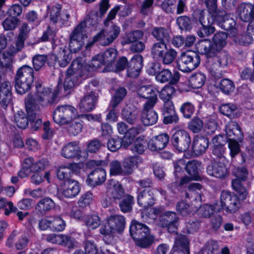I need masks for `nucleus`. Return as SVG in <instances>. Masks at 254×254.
Here are the masks:
<instances>
[{
	"label": "nucleus",
	"instance_id": "obj_1",
	"mask_svg": "<svg viewBox=\"0 0 254 254\" xmlns=\"http://www.w3.org/2000/svg\"><path fill=\"white\" fill-rule=\"evenodd\" d=\"M205 3L209 13L206 19L203 10L197 9L193 13L194 19L198 20L202 25V28L197 32L199 37H204L213 33L215 28L212 24L214 22L226 30H230L235 25L229 14H226L224 11H217V0H205Z\"/></svg>",
	"mask_w": 254,
	"mask_h": 254
},
{
	"label": "nucleus",
	"instance_id": "obj_2",
	"mask_svg": "<svg viewBox=\"0 0 254 254\" xmlns=\"http://www.w3.org/2000/svg\"><path fill=\"white\" fill-rule=\"evenodd\" d=\"M130 233L136 244L141 247H147L154 241V237L150 235L148 227L135 220L131 222Z\"/></svg>",
	"mask_w": 254,
	"mask_h": 254
},
{
	"label": "nucleus",
	"instance_id": "obj_3",
	"mask_svg": "<svg viewBox=\"0 0 254 254\" xmlns=\"http://www.w3.org/2000/svg\"><path fill=\"white\" fill-rule=\"evenodd\" d=\"M225 132L229 139L228 147L230 155L233 158L240 151L238 142L242 141L243 139V134L238 124L234 121H231L227 124Z\"/></svg>",
	"mask_w": 254,
	"mask_h": 254
},
{
	"label": "nucleus",
	"instance_id": "obj_4",
	"mask_svg": "<svg viewBox=\"0 0 254 254\" xmlns=\"http://www.w3.org/2000/svg\"><path fill=\"white\" fill-rule=\"evenodd\" d=\"M76 109L70 105L59 106L54 111L53 115L54 121L60 126L70 124L77 117Z\"/></svg>",
	"mask_w": 254,
	"mask_h": 254
},
{
	"label": "nucleus",
	"instance_id": "obj_5",
	"mask_svg": "<svg viewBox=\"0 0 254 254\" xmlns=\"http://www.w3.org/2000/svg\"><path fill=\"white\" fill-rule=\"evenodd\" d=\"M125 219L120 215H111L107 217L100 231L103 235H110L116 232L123 231L125 227Z\"/></svg>",
	"mask_w": 254,
	"mask_h": 254
},
{
	"label": "nucleus",
	"instance_id": "obj_6",
	"mask_svg": "<svg viewBox=\"0 0 254 254\" xmlns=\"http://www.w3.org/2000/svg\"><path fill=\"white\" fill-rule=\"evenodd\" d=\"M240 206L238 196L233 193L223 190L220 195V203H215V209L220 211L222 209L230 213H234Z\"/></svg>",
	"mask_w": 254,
	"mask_h": 254
},
{
	"label": "nucleus",
	"instance_id": "obj_7",
	"mask_svg": "<svg viewBox=\"0 0 254 254\" xmlns=\"http://www.w3.org/2000/svg\"><path fill=\"white\" fill-rule=\"evenodd\" d=\"M36 93L34 97L28 95L25 99V102L28 98L31 100L34 104L39 107L37 104L38 103L43 107L47 106L54 103L55 100V95L49 88H42L40 84L36 85Z\"/></svg>",
	"mask_w": 254,
	"mask_h": 254
},
{
	"label": "nucleus",
	"instance_id": "obj_8",
	"mask_svg": "<svg viewBox=\"0 0 254 254\" xmlns=\"http://www.w3.org/2000/svg\"><path fill=\"white\" fill-rule=\"evenodd\" d=\"M121 32L119 26L114 24L106 30L100 31L93 39L92 43H88L86 47H91L94 43L98 41L99 43L103 46H107L112 43L119 36Z\"/></svg>",
	"mask_w": 254,
	"mask_h": 254
},
{
	"label": "nucleus",
	"instance_id": "obj_9",
	"mask_svg": "<svg viewBox=\"0 0 254 254\" xmlns=\"http://www.w3.org/2000/svg\"><path fill=\"white\" fill-rule=\"evenodd\" d=\"M87 38L85 31V23H80L70 35L69 49L70 52L76 53L79 51L84 44Z\"/></svg>",
	"mask_w": 254,
	"mask_h": 254
},
{
	"label": "nucleus",
	"instance_id": "obj_10",
	"mask_svg": "<svg viewBox=\"0 0 254 254\" xmlns=\"http://www.w3.org/2000/svg\"><path fill=\"white\" fill-rule=\"evenodd\" d=\"M200 63V58L193 52H188L182 54L178 61V68L184 72H190L196 68Z\"/></svg>",
	"mask_w": 254,
	"mask_h": 254
},
{
	"label": "nucleus",
	"instance_id": "obj_11",
	"mask_svg": "<svg viewBox=\"0 0 254 254\" xmlns=\"http://www.w3.org/2000/svg\"><path fill=\"white\" fill-rule=\"evenodd\" d=\"M24 167L18 172L20 178H25L29 175L30 172H39L47 168L49 166V162L46 159H41L34 162L32 157L25 158L23 162Z\"/></svg>",
	"mask_w": 254,
	"mask_h": 254
},
{
	"label": "nucleus",
	"instance_id": "obj_12",
	"mask_svg": "<svg viewBox=\"0 0 254 254\" xmlns=\"http://www.w3.org/2000/svg\"><path fill=\"white\" fill-rule=\"evenodd\" d=\"M234 175L237 179L232 181V187L239 194L240 199L244 200L247 197L248 192L246 189L242 186L241 181L246 180L248 171L245 167L238 168L234 171Z\"/></svg>",
	"mask_w": 254,
	"mask_h": 254
},
{
	"label": "nucleus",
	"instance_id": "obj_13",
	"mask_svg": "<svg viewBox=\"0 0 254 254\" xmlns=\"http://www.w3.org/2000/svg\"><path fill=\"white\" fill-rule=\"evenodd\" d=\"M172 142L177 150L183 152L187 150L190 147L191 139L187 131L180 129L173 134Z\"/></svg>",
	"mask_w": 254,
	"mask_h": 254
},
{
	"label": "nucleus",
	"instance_id": "obj_14",
	"mask_svg": "<svg viewBox=\"0 0 254 254\" xmlns=\"http://www.w3.org/2000/svg\"><path fill=\"white\" fill-rule=\"evenodd\" d=\"M25 106L31 128L34 130H38L42 125V120L38 118L40 113V107L36 106L29 98L25 102Z\"/></svg>",
	"mask_w": 254,
	"mask_h": 254
},
{
	"label": "nucleus",
	"instance_id": "obj_15",
	"mask_svg": "<svg viewBox=\"0 0 254 254\" xmlns=\"http://www.w3.org/2000/svg\"><path fill=\"white\" fill-rule=\"evenodd\" d=\"M46 240L49 243L66 247L69 249H73L76 246L75 240L66 235L51 233L46 236Z\"/></svg>",
	"mask_w": 254,
	"mask_h": 254
},
{
	"label": "nucleus",
	"instance_id": "obj_16",
	"mask_svg": "<svg viewBox=\"0 0 254 254\" xmlns=\"http://www.w3.org/2000/svg\"><path fill=\"white\" fill-rule=\"evenodd\" d=\"M80 187L78 182L72 179L65 180L61 186L59 194L66 198H72L78 194Z\"/></svg>",
	"mask_w": 254,
	"mask_h": 254
},
{
	"label": "nucleus",
	"instance_id": "obj_17",
	"mask_svg": "<svg viewBox=\"0 0 254 254\" xmlns=\"http://www.w3.org/2000/svg\"><path fill=\"white\" fill-rule=\"evenodd\" d=\"M158 90L152 86H143L138 90V94L140 97L146 98L148 100L144 104L145 110L149 106L153 107L157 101Z\"/></svg>",
	"mask_w": 254,
	"mask_h": 254
},
{
	"label": "nucleus",
	"instance_id": "obj_18",
	"mask_svg": "<svg viewBox=\"0 0 254 254\" xmlns=\"http://www.w3.org/2000/svg\"><path fill=\"white\" fill-rule=\"evenodd\" d=\"M68 74H73L76 76H89L87 65L85 64V60L82 58H77L73 61L70 67L67 70Z\"/></svg>",
	"mask_w": 254,
	"mask_h": 254
},
{
	"label": "nucleus",
	"instance_id": "obj_19",
	"mask_svg": "<svg viewBox=\"0 0 254 254\" xmlns=\"http://www.w3.org/2000/svg\"><path fill=\"white\" fill-rule=\"evenodd\" d=\"M227 162H223L215 160L214 162H211L208 165L207 168V174L211 176L216 178H222L226 174L227 172L226 164Z\"/></svg>",
	"mask_w": 254,
	"mask_h": 254
},
{
	"label": "nucleus",
	"instance_id": "obj_20",
	"mask_svg": "<svg viewBox=\"0 0 254 254\" xmlns=\"http://www.w3.org/2000/svg\"><path fill=\"white\" fill-rule=\"evenodd\" d=\"M81 152L77 141H72L65 144L61 149V155L66 159L79 158Z\"/></svg>",
	"mask_w": 254,
	"mask_h": 254
},
{
	"label": "nucleus",
	"instance_id": "obj_21",
	"mask_svg": "<svg viewBox=\"0 0 254 254\" xmlns=\"http://www.w3.org/2000/svg\"><path fill=\"white\" fill-rule=\"evenodd\" d=\"M99 54L104 62V65L106 66L104 70L108 71L114 70L113 65L117 58V51L114 48H110Z\"/></svg>",
	"mask_w": 254,
	"mask_h": 254
},
{
	"label": "nucleus",
	"instance_id": "obj_22",
	"mask_svg": "<svg viewBox=\"0 0 254 254\" xmlns=\"http://www.w3.org/2000/svg\"><path fill=\"white\" fill-rule=\"evenodd\" d=\"M106 178V173L105 170L98 168L89 174L86 182L90 186L96 187L104 182Z\"/></svg>",
	"mask_w": 254,
	"mask_h": 254
},
{
	"label": "nucleus",
	"instance_id": "obj_23",
	"mask_svg": "<svg viewBox=\"0 0 254 254\" xmlns=\"http://www.w3.org/2000/svg\"><path fill=\"white\" fill-rule=\"evenodd\" d=\"M143 66V58L140 55H136L130 60L127 69L128 76L134 78L137 77Z\"/></svg>",
	"mask_w": 254,
	"mask_h": 254
},
{
	"label": "nucleus",
	"instance_id": "obj_24",
	"mask_svg": "<svg viewBox=\"0 0 254 254\" xmlns=\"http://www.w3.org/2000/svg\"><path fill=\"white\" fill-rule=\"evenodd\" d=\"M107 194L114 200H120L125 195L121 184L112 180L108 184Z\"/></svg>",
	"mask_w": 254,
	"mask_h": 254
},
{
	"label": "nucleus",
	"instance_id": "obj_25",
	"mask_svg": "<svg viewBox=\"0 0 254 254\" xmlns=\"http://www.w3.org/2000/svg\"><path fill=\"white\" fill-rule=\"evenodd\" d=\"M212 61H209L208 66H211L210 68L212 70H217L220 67H224L227 65L229 58L227 54L224 52L219 53L213 56Z\"/></svg>",
	"mask_w": 254,
	"mask_h": 254
},
{
	"label": "nucleus",
	"instance_id": "obj_26",
	"mask_svg": "<svg viewBox=\"0 0 254 254\" xmlns=\"http://www.w3.org/2000/svg\"><path fill=\"white\" fill-rule=\"evenodd\" d=\"M196 46L198 52L208 58L213 57L217 53L211 41L208 39L200 41Z\"/></svg>",
	"mask_w": 254,
	"mask_h": 254
},
{
	"label": "nucleus",
	"instance_id": "obj_27",
	"mask_svg": "<svg viewBox=\"0 0 254 254\" xmlns=\"http://www.w3.org/2000/svg\"><path fill=\"white\" fill-rule=\"evenodd\" d=\"M11 99V85L8 81H4L0 86V104L6 109Z\"/></svg>",
	"mask_w": 254,
	"mask_h": 254
},
{
	"label": "nucleus",
	"instance_id": "obj_28",
	"mask_svg": "<svg viewBox=\"0 0 254 254\" xmlns=\"http://www.w3.org/2000/svg\"><path fill=\"white\" fill-rule=\"evenodd\" d=\"M189 245V241L185 236L178 235L173 247V254H185L184 251L189 254L190 253Z\"/></svg>",
	"mask_w": 254,
	"mask_h": 254
},
{
	"label": "nucleus",
	"instance_id": "obj_29",
	"mask_svg": "<svg viewBox=\"0 0 254 254\" xmlns=\"http://www.w3.org/2000/svg\"><path fill=\"white\" fill-rule=\"evenodd\" d=\"M138 204L142 207L147 208L155 203L153 190H144L138 195Z\"/></svg>",
	"mask_w": 254,
	"mask_h": 254
},
{
	"label": "nucleus",
	"instance_id": "obj_30",
	"mask_svg": "<svg viewBox=\"0 0 254 254\" xmlns=\"http://www.w3.org/2000/svg\"><path fill=\"white\" fill-rule=\"evenodd\" d=\"M208 140L207 138L197 135L193 139L192 149L196 155L203 153L208 146Z\"/></svg>",
	"mask_w": 254,
	"mask_h": 254
},
{
	"label": "nucleus",
	"instance_id": "obj_31",
	"mask_svg": "<svg viewBox=\"0 0 254 254\" xmlns=\"http://www.w3.org/2000/svg\"><path fill=\"white\" fill-rule=\"evenodd\" d=\"M201 168V163L196 160L190 161L186 165L187 172L190 176L191 180L194 181H199L201 180V177L199 175V171Z\"/></svg>",
	"mask_w": 254,
	"mask_h": 254
},
{
	"label": "nucleus",
	"instance_id": "obj_32",
	"mask_svg": "<svg viewBox=\"0 0 254 254\" xmlns=\"http://www.w3.org/2000/svg\"><path fill=\"white\" fill-rule=\"evenodd\" d=\"M163 222L161 223L162 227H167L170 233H174L177 229V218L174 212H167L163 216Z\"/></svg>",
	"mask_w": 254,
	"mask_h": 254
},
{
	"label": "nucleus",
	"instance_id": "obj_33",
	"mask_svg": "<svg viewBox=\"0 0 254 254\" xmlns=\"http://www.w3.org/2000/svg\"><path fill=\"white\" fill-rule=\"evenodd\" d=\"M153 107H149L145 110V105H143L141 121L145 126H151L155 124L158 120V115L156 112L152 110Z\"/></svg>",
	"mask_w": 254,
	"mask_h": 254
},
{
	"label": "nucleus",
	"instance_id": "obj_34",
	"mask_svg": "<svg viewBox=\"0 0 254 254\" xmlns=\"http://www.w3.org/2000/svg\"><path fill=\"white\" fill-rule=\"evenodd\" d=\"M96 102V96L91 92L90 94L83 97L81 100L79 107L81 111H90L95 108Z\"/></svg>",
	"mask_w": 254,
	"mask_h": 254
},
{
	"label": "nucleus",
	"instance_id": "obj_35",
	"mask_svg": "<svg viewBox=\"0 0 254 254\" xmlns=\"http://www.w3.org/2000/svg\"><path fill=\"white\" fill-rule=\"evenodd\" d=\"M206 80L205 75L201 72H196L192 74L189 78L190 85L194 89L201 87Z\"/></svg>",
	"mask_w": 254,
	"mask_h": 254
},
{
	"label": "nucleus",
	"instance_id": "obj_36",
	"mask_svg": "<svg viewBox=\"0 0 254 254\" xmlns=\"http://www.w3.org/2000/svg\"><path fill=\"white\" fill-rule=\"evenodd\" d=\"M15 79L34 80L33 70L30 66L25 65L19 68L16 72Z\"/></svg>",
	"mask_w": 254,
	"mask_h": 254
},
{
	"label": "nucleus",
	"instance_id": "obj_37",
	"mask_svg": "<svg viewBox=\"0 0 254 254\" xmlns=\"http://www.w3.org/2000/svg\"><path fill=\"white\" fill-rule=\"evenodd\" d=\"M54 207V202L51 198L45 197L38 202L35 206V208L41 213L44 214Z\"/></svg>",
	"mask_w": 254,
	"mask_h": 254
},
{
	"label": "nucleus",
	"instance_id": "obj_38",
	"mask_svg": "<svg viewBox=\"0 0 254 254\" xmlns=\"http://www.w3.org/2000/svg\"><path fill=\"white\" fill-rule=\"evenodd\" d=\"M137 158L135 156H131L125 158L123 162L124 174L128 175L132 173L133 169L137 165Z\"/></svg>",
	"mask_w": 254,
	"mask_h": 254
},
{
	"label": "nucleus",
	"instance_id": "obj_39",
	"mask_svg": "<svg viewBox=\"0 0 254 254\" xmlns=\"http://www.w3.org/2000/svg\"><path fill=\"white\" fill-rule=\"evenodd\" d=\"M34 80L31 81L27 79H15V89L17 92L23 94L29 91L31 88Z\"/></svg>",
	"mask_w": 254,
	"mask_h": 254
},
{
	"label": "nucleus",
	"instance_id": "obj_40",
	"mask_svg": "<svg viewBox=\"0 0 254 254\" xmlns=\"http://www.w3.org/2000/svg\"><path fill=\"white\" fill-rule=\"evenodd\" d=\"M47 8L51 21L54 23L60 22L61 5L58 3L53 4L48 6Z\"/></svg>",
	"mask_w": 254,
	"mask_h": 254
},
{
	"label": "nucleus",
	"instance_id": "obj_41",
	"mask_svg": "<svg viewBox=\"0 0 254 254\" xmlns=\"http://www.w3.org/2000/svg\"><path fill=\"white\" fill-rule=\"evenodd\" d=\"M227 38V35L224 32H218L214 36L213 45L217 53L221 51L226 45Z\"/></svg>",
	"mask_w": 254,
	"mask_h": 254
},
{
	"label": "nucleus",
	"instance_id": "obj_42",
	"mask_svg": "<svg viewBox=\"0 0 254 254\" xmlns=\"http://www.w3.org/2000/svg\"><path fill=\"white\" fill-rule=\"evenodd\" d=\"M18 236V240L15 243V247L17 250H22L25 248L28 243V239L25 234H20L17 231H13L10 235L9 240H13L15 237Z\"/></svg>",
	"mask_w": 254,
	"mask_h": 254
},
{
	"label": "nucleus",
	"instance_id": "obj_43",
	"mask_svg": "<svg viewBox=\"0 0 254 254\" xmlns=\"http://www.w3.org/2000/svg\"><path fill=\"white\" fill-rule=\"evenodd\" d=\"M71 56L69 51L64 48H60L58 53V62L61 67H65L71 60Z\"/></svg>",
	"mask_w": 254,
	"mask_h": 254
},
{
	"label": "nucleus",
	"instance_id": "obj_44",
	"mask_svg": "<svg viewBox=\"0 0 254 254\" xmlns=\"http://www.w3.org/2000/svg\"><path fill=\"white\" fill-rule=\"evenodd\" d=\"M119 203L121 210L124 213L130 212L132 210L134 202L133 196L129 194L125 195Z\"/></svg>",
	"mask_w": 254,
	"mask_h": 254
},
{
	"label": "nucleus",
	"instance_id": "obj_45",
	"mask_svg": "<svg viewBox=\"0 0 254 254\" xmlns=\"http://www.w3.org/2000/svg\"><path fill=\"white\" fill-rule=\"evenodd\" d=\"M143 36V32L140 30L134 31L126 34L122 41L123 45L133 43L141 39Z\"/></svg>",
	"mask_w": 254,
	"mask_h": 254
},
{
	"label": "nucleus",
	"instance_id": "obj_46",
	"mask_svg": "<svg viewBox=\"0 0 254 254\" xmlns=\"http://www.w3.org/2000/svg\"><path fill=\"white\" fill-rule=\"evenodd\" d=\"M127 94L126 89L125 88L121 87L117 90L111 102V107L114 109L121 102Z\"/></svg>",
	"mask_w": 254,
	"mask_h": 254
},
{
	"label": "nucleus",
	"instance_id": "obj_47",
	"mask_svg": "<svg viewBox=\"0 0 254 254\" xmlns=\"http://www.w3.org/2000/svg\"><path fill=\"white\" fill-rule=\"evenodd\" d=\"M203 189L201 185L198 183H193L190 184L188 186L189 191L186 193V196L187 198L190 197V195H194L195 199H201L200 193L198 191H200Z\"/></svg>",
	"mask_w": 254,
	"mask_h": 254
},
{
	"label": "nucleus",
	"instance_id": "obj_48",
	"mask_svg": "<svg viewBox=\"0 0 254 254\" xmlns=\"http://www.w3.org/2000/svg\"><path fill=\"white\" fill-rule=\"evenodd\" d=\"M141 129L136 127H132L127 130L123 137V144L125 147H127L130 144L134 137L140 132Z\"/></svg>",
	"mask_w": 254,
	"mask_h": 254
},
{
	"label": "nucleus",
	"instance_id": "obj_49",
	"mask_svg": "<svg viewBox=\"0 0 254 254\" xmlns=\"http://www.w3.org/2000/svg\"><path fill=\"white\" fill-rule=\"evenodd\" d=\"M84 222L89 229H95L100 225L101 221L98 215L93 214L86 216Z\"/></svg>",
	"mask_w": 254,
	"mask_h": 254
},
{
	"label": "nucleus",
	"instance_id": "obj_50",
	"mask_svg": "<svg viewBox=\"0 0 254 254\" xmlns=\"http://www.w3.org/2000/svg\"><path fill=\"white\" fill-rule=\"evenodd\" d=\"M237 110V106L231 103L224 104L220 106L219 111L222 114L231 117H234L235 113Z\"/></svg>",
	"mask_w": 254,
	"mask_h": 254
},
{
	"label": "nucleus",
	"instance_id": "obj_51",
	"mask_svg": "<svg viewBox=\"0 0 254 254\" xmlns=\"http://www.w3.org/2000/svg\"><path fill=\"white\" fill-rule=\"evenodd\" d=\"M178 80L176 76L173 77L171 71L168 69H164L160 71V82H165L170 81L172 84L176 83Z\"/></svg>",
	"mask_w": 254,
	"mask_h": 254
},
{
	"label": "nucleus",
	"instance_id": "obj_52",
	"mask_svg": "<svg viewBox=\"0 0 254 254\" xmlns=\"http://www.w3.org/2000/svg\"><path fill=\"white\" fill-rule=\"evenodd\" d=\"M14 122L21 128H25L28 124L27 118L22 111H18L14 115Z\"/></svg>",
	"mask_w": 254,
	"mask_h": 254
},
{
	"label": "nucleus",
	"instance_id": "obj_53",
	"mask_svg": "<svg viewBox=\"0 0 254 254\" xmlns=\"http://www.w3.org/2000/svg\"><path fill=\"white\" fill-rule=\"evenodd\" d=\"M123 167L120 162L113 160L110 164V174L112 176L123 175L124 174Z\"/></svg>",
	"mask_w": 254,
	"mask_h": 254
},
{
	"label": "nucleus",
	"instance_id": "obj_54",
	"mask_svg": "<svg viewBox=\"0 0 254 254\" xmlns=\"http://www.w3.org/2000/svg\"><path fill=\"white\" fill-rule=\"evenodd\" d=\"M101 143L97 139H94L90 141L87 145L86 154L83 157L87 158L89 154H93L97 152L101 147Z\"/></svg>",
	"mask_w": 254,
	"mask_h": 254
},
{
	"label": "nucleus",
	"instance_id": "obj_55",
	"mask_svg": "<svg viewBox=\"0 0 254 254\" xmlns=\"http://www.w3.org/2000/svg\"><path fill=\"white\" fill-rule=\"evenodd\" d=\"M100 57L101 56L99 54H97L93 57L91 61L88 64H87L89 74V72L96 70L100 66L104 65V62Z\"/></svg>",
	"mask_w": 254,
	"mask_h": 254
},
{
	"label": "nucleus",
	"instance_id": "obj_56",
	"mask_svg": "<svg viewBox=\"0 0 254 254\" xmlns=\"http://www.w3.org/2000/svg\"><path fill=\"white\" fill-rule=\"evenodd\" d=\"M13 55L9 49L3 53L0 52V65L5 67L9 66L12 62Z\"/></svg>",
	"mask_w": 254,
	"mask_h": 254
},
{
	"label": "nucleus",
	"instance_id": "obj_57",
	"mask_svg": "<svg viewBox=\"0 0 254 254\" xmlns=\"http://www.w3.org/2000/svg\"><path fill=\"white\" fill-rule=\"evenodd\" d=\"M220 211H217L215 209V204L214 205H211L209 204H204L201 206L199 209L198 212L199 214L204 217H209L214 212H218Z\"/></svg>",
	"mask_w": 254,
	"mask_h": 254
},
{
	"label": "nucleus",
	"instance_id": "obj_58",
	"mask_svg": "<svg viewBox=\"0 0 254 254\" xmlns=\"http://www.w3.org/2000/svg\"><path fill=\"white\" fill-rule=\"evenodd\" d=\"M69 124L70 125L67 128V131L70 134L76 135L81 131L82 125L81 121L77 117Z\"/></svg>",
	"mask_w": 254,
	"mask_h": 254
},
{
	"label": "nucleus",
	"instance_id": "obj_59",
	"mask_svg": "<svg viewBox=\"0 0 254 254\" xmlns=\"http://www.w3.org/2000/svg\"><path fill=\"white\" fill-rule=\"evenodd\" d=\"M194 106L190 102H187L183 103L180 107V112L184 118H190L194 112Z\"/></svg>",
	"mask_w": 254,
	"mask_h": 254
},
{
	"label": "nucleus",
	"instance_id": "obj_60",
	"mask_svg": "<svg viewBox=\"0 0 254 254\" xmlns=\"http://www.w3.org/2000/svg\"><path fill=\"white\" fill-rule=\"evenodd\" d=\"M123 144V138L116 137L109 140L107 147L111 151L115 152L118 150L122 146L126 148Z\"/></svg>",
	"mask_w": 254,
	"mask_h": 254
},
{
	"label": "nucleus",
	"instance_id": "obj_61",
	"mask_svg": "<svg viewBox=\"0 0 254 254\" xmlns=\"http://www.w3.org/2000/svg\"><path fill=\"white\" fill-rule=\"evenodd\" d=\"M219 87L221 90L225 94H228L235 90L234 83L228 79H223L221 80Z\"/></svg>",
	"mask_w": 254,
	"mask_h": 254
},
{
	"label": "nucleus",
	"instance_id": "obj_62",
	"mask_svg": "<svg viewBox=\"0 0 254 254\" xmlns=\"http://www.w3.org/2000/svg\"><path fill=\"white\" fill-rule=\"evenodd\" d=\"M52 230L62 231L65 227V223L60 216H52Z\"/></svg>",
	"mask_w": 254,
	"mask_h": 254
},
{
	"label": "nucleus",
	"instance_id": "obj_63",
	"mask_svg": "<svg viewBox=\"0 0 254 254\" xmlns=\"http://www.w3.org/2000/svg\"><path fill=\"white\" fill-rule=\"evenodd\" d=\"M175 92V88L171 85L165 86L160 92V96L164 101H170Z\"/></svg>",
	"mask_w": 254,
	"mask_h": 254
},
{
	"label": "nucleus",
	"instance_id": "obj_64",
	"mask_svg": "<svg viewBox=\"0 0 254 254\" xmlns=\"http://www.w3.org/2000/svg\"><path fill=\"white\" fill-rule=\"evenodd\" d=\"M204 249L207 254H219V245L217 242L213 240L208 241Z\"/></svg>",
	"mask_w": 254,
	"mask_h": 254
}]
</instances>
